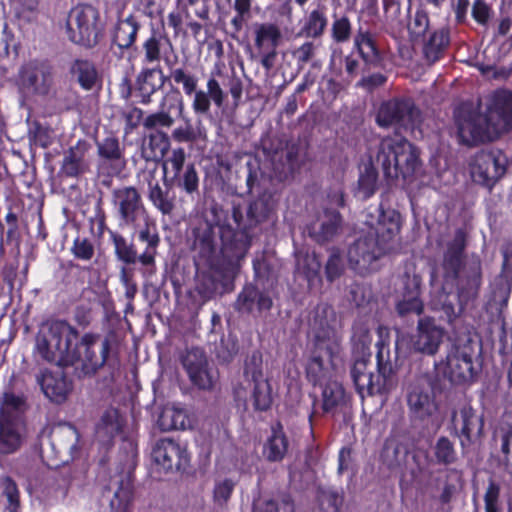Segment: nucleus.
Masks as SVG:
<instances>
[{"label":"nucleus","instance_id":"obj_1","mask_svg":"<svg viewBox=\"0 0 512 512\" xmlns=\"http://www.w3.org/2000/svg\"><path fill=\"white\" fill-rule=\"evenodd\" d=\"M376 215L368 212L365 225L366 233L361 234L348 249V261L360 274L379 268V260L395 246L401 229V215L394 209L375 210Z\"/></svg>","mask_w":512,"mask_h":512},{"label":"nucleus","instance_id":"obj_2","mask_svg":"<svg viewBox=\"0 0 512 512\" xmlns=\"http://www.w3.org/2000/svg\"><path fill=\"white\" fill-rule=\"evenodd\" d=\"M209 211L213 215V219L199 225L193 231L194 247L199 249L203 257L210 258L216 249L214 226H217L222 242L221 253L230 262L240 261L245 257L250 247L248 235L236 231L230 224L221 223L225 212L219 205H212Z\"/></svg>","mask_w":512,"mask_h":512},{"label":"nucleus","instance_id":"obj_3","mask_svg":"<svg viewBox=\"0 0 512 512\" xmlns=\"http://www.w3.org/2000/svg\"><path fill=\"white\" fill-rule=\"evenodd\" d=\"M375 163L381 167L388 183L398 180L411 181L419 169V153L405 138L385 137L381 140Z\"/></svg>","mask_w":512,"mask_h":512},{"label":"nucleus","instance_id":"obj_4","mask_svg":"<svg viewBox=\"0 0 512 512\" xmlns=\"http://www.w3.org/2000/svg\"><path fill=\"white\" fill-rule=\"evenodd\" d=\"M78 339V331L69 323L62 320L48 322L40 328L35 351L45 361L59 366H67L73 356V343Z\"/></svg>","mask_w":512,"mask_h":512},{"label":"nucleus","instance_id":"obj_5","mask_svg":"<svg viewBox=\"0 0 512 512\" xmlns=\"http://www.w3.org/2000/svg\"><path fill=\"white\" fill-rule=\"evenodd\" d=\"M341 351V336L327 326L315 335V348L306 365V376L313 385H323L335 371Z\"/></svg>","mask_w":512,"mask_h":512},{"label":"nucleus","instance_id":"obj_6","mask_svg":"<svg viewBox=\"0 0 512 512\" xmlns=\"http://www.w3.org/2000/svg\"><path fill=\"white\" fill-rule=\"evenodd\" d=\"M15 83L21 106H28L32 101L54 93L52 69L36 60L29 61L19 68Z\"/></svg>","mask_w":512,"mask_h":512},{"label":"nucleus","instance_id":"obj_7","mask_svg":"<svg viewBox=\"0 0 512 512\" xmlns=\"http://www.w3.org/2000/svg\"><path fill=\"white\" fill-rule=\"evenodd\" d=\"M369 358L357 359L351 367V378L361 398L388 392L393 386V368L391 363H383L378 354L377 374Z\"/></svg>","mask_w":512,"mask_h":512},{"label":"nucleus","instance_id":"obj_8","mask_svg":"<svg viewBox=\"0 0 512 512\" xmlns=\"http://www.w3.org/2000/svg\"><path fill=\"white\" fill-rule=\"evenodd\" d=\"M454 118L459 141L465 145L472 146L497 138L492 131L487 113L482 114L479 105L471 102L462 103L455 110Z\"/></svg>","mask_w":512,"mask_h":512},{"label":"nucleus","instance_id":"obj_9","mask_svg":"<svg viewBox=\"0 0 512 512\" xmlns=\"http://www.w3.org/2000/svg\"><path fill=\"white\" fill-rule=\"evenodd\" d=\"M110 348L108 338L85 334L79 345L72 348L73 361L67 366H73L79 377L92 376L105 364Z\"/></svg>","mask_w":512,"mask_h":512},{"label":"nucleus","instance_id":"obj_10","mask_svg":"<svg viewBox=\"0 0 512 512\" xmlns=\"http://www.w3.org/2000/svg\"><path fill=\"white\" fill-rule=\"evenodd\" d=\"M162 170L166 187H177L188 195L198 191V173L195 165L187 161L184 148L172 149L162 162Z\"/></svg>","mask_w":512,"mask_h":512},{"label":"nucleus","instance_id":"obj_11","mask_svg":"<svg viewBox=\"0 0 512 512\" xmlns=\"http://www.w3.org/2000/svg\"><path fill=\"white\" fill-rule=\"evenodd\" d=\"M104 29L100 12L92 5H79L71 12L67 23L69 39L84 47L95 46Z\"/></svg>","mask_w":512,"mask_h":512},{"label":"nucleus","instance_id":"obj_12","mask_svg":"<svg viewBox=\"0 0 512 512\" xmlns=\"http://www.w3.org/2000/svg\"><path fill=\"white\" fill-rule=\"evenodd\" d=\"M475 357V347L471 340L464 343H457L448 350L445 361L436 364V367L442 370L445 377L450 382L461 384L471 381L476 370L473 359Z\"/></svg>","mask_w":512,"mask_h":512},{"label":"nucleus","instance_id":"obj_13","mask_svg":"<svg viewBox=\"0 0 512 512\" xmlns=\"http://www.w3.org/2000/svg\"><path fill=\"white\" fill-rule=\"evenodd\" d=\"M435 384L434 377L429 374H421L409 382L406 402L413 418L424 420L437 412Z\"/></svg>","mask_w":512,"mask_h":512},{"label":"nucleus","instance_id":"obj_14","mask_svg":"<svg viewBox=\"0 0 512 512\" xmlns=\"http://www.w3.org/2000/svg\"><path fill=\"white\" fill-rule=\"evenodd\" d=\"M419 119L420 111L410 98H393L383 102L376 116L380 127L395 126L398 129H413Z\"/></svg>","mask_w":512,"mask_h":512},{"label":"nucleus","instance_id":"obj_15","mask_svg":"<svg viewBox=\"0 0 512 512\" xmlns=\"http://www.w3.org/2000/svg\"><path fill=\"white\" fill-rule=\"evenodd\" d=\"M112 204L121 227L137 225L149 216L140 192L133 186H122L112 191Z\"/></svg>","mask_w":512,"mask_h":512},{"label":"nucleus","instance_id":"obj_16","mask_svg":"<svg viewBox=\"0 0 512 512\" xmlns=\"http://www.w3.org/2000/svg\"><path fill=\"white\" fill-rule=\"evenodd\" d=\"M452 427L462 448L477 442L483 435L484 420L468 401L459 402L451 415Z\"/></svg>","mask_w":512,"mask_h":512},{"label":"nucleus","instance_id":"obj_17","mask_svg":"<svg viewBox=\"0 0 512 512\" xmlns=\"http://www.w3.org/2000/svg\"><path fill=\"white\" fill-rule=\"evenodd\" d=\"M127 228L133 229L138 241L145 244V249L139 254V263L143 266V277L150 278L156 273L155 258L161 242L156 221L149 215L137 225Z\"/></svg>","mask_w":512,"mask_h":512},{"label":"nucleus","instance_id":"obj_18","mask_svg":"<svg viewBox=\"0 0 512 512\" xmlns=\"http://www.w3.org/2000/svg\"><path fill=\"white\" fill-rule=\"evenodd\" d=\"M244 383L252 389L254 408L260 411L268 410L273 401L272 389L263 374L262 357L258 352L253 353L245 363Z\"/></svg>","mask_w":512,"mask_h":512},{"label":"nucleus","instance_id":"obj_19","mask_svg":"<svg viewBox=\"0 0 512 512\" xmlns=\"http://www.w3.org/2000/svg\"><path fill=\"white\" fill-rule=\"evenodd\" d=\"M400 299L397 301L396 310L400 316L408 314L420 315L423 312L421 294V277L412 265L405 267L400 276Z\"/></svg>","mask_w":512,"mask_h":512},{"label":"nucleus","instance_id":"obj_20","mask_svg":"<svg viewBox=\"0 0 512 512\" xmlns=\"http://www.w3.org/2000/svg\"><path fill=\"white\" fill-rule=\"evenodd\" d=\"M275 204L276 201L273 194L269 191H264L249 204L245 217L243 210L239 206H233L232 218L236 228L239 229L238 232H244L247 235L246 230L267 220L273 212Z\"/></svg>","mask_w":512,"mask_h":512},{"label":"nucleus","instance_id":"obj_21","mask_svg":"<svg viewBox=\"0 0 512 512\" xmlns=\"http://www.w3.org/2000/svg\"><path fill=\"white\" fill-rule=\"evenodd\" d=\"M152 457L166 472L186 469L190 462L186 446L170 438H162L156 442Z\"/></svg>","mask_w":512,"mask_h":512},{"label":"nucleus","instance_id":"obj_22","mask_svg":"<svg viewBox=\"0 0 512 512\" xmlns=\"http://www.w3.org/2000/svg\"><path fill=\"white\" fill-rule=\"evenodd\" d=\"M191 382L200 389H211L217 381V371L208 364L204 351L200 348H191L182 357Z\"/></svg>","mask_w":512,"mask_h":512},{"label":"nucleus","instance_id":"obj_23","mask_svg":"<svg viewBox=\"0 0 512 512\" xmlns=\"http://www.w3.org/2000/svg\"><path fill=\"white\" fill-rule=\"evenodd\" d=\"M486 113L496 137L512 130V92L504 89L495 91Z\"/></svg>","mask_w":512,"mask_h":512},{"label":"nucleus","instance_id":"obj_24","mask_svg":"<svg viewBox=\"0 0 512 512\" xmlns=\"http://www.w3.org/2000/svg\"><path fill=\"white\" fill-rule=\"evenodd\" d=\"M353 49L369 69L384 67L385 52L381 49L376 34L368 27L359 25L353 38Z\"/></svg>","mask_w":512,"mask_h":512},{"label":"nucleus","instance_id":"obj_25","mask_svg":"<svg viewBox=\"0 0 512 512\" xmlns=\"http://www.w3.org/2000/svg\"><path fill=\"white\" fill-rule=\"evenodd\" d=\"M505 166L491 152H479L471 163V177L474 182L491 188L505 173Z\"/></svg>","mask_w":512,"mask_h":512},{"label":"nucleus","instance_id":"obj_26","mask_svg":"<svg viewBox=\"0 0 512 512\" xmlns=\"http://www.w3.org/2000/svg\"><path fill=\"white\" fill-rule=\"evenodd\" d=\"M457 280V295L461 307L478 296L482 280L481 261L478 257L466 261Z\"/></svg>","mask_w":512,"mask_h":512},{"label":"nucleus","instance_id":"obj_27","mask_svg":"<svg viewBox=\"0 0 512 512\" xmlns=\"http://www.w3.org/2000/svg\"><path fill=\"white\" fill-rule=\"evenodd\" d=\"M466 248V233L457 229L453 237L446 241L441 267L445 279H455L466 262H463Z\"/></svg>","mask_w":512,"mask_h":512},{"label":"nucleus","instance_id":"obj_28","mask_svg":"<svg viewBox=\"0 0 512 512\" xmlns=\"http://www.w3.org/2000/svg\"><path fill=\"white\" fill-rule=\"evenodd\" d=\"M443 337V328L436 325L432 318L423 317L418 320L412 347L416 352L432 356L438 352Z\"/></svg>","mask_w":512,"mask_h":512},{"label":"nucleus","instance_id":"obj_29","mask_svg":"<svg viewBox=\"0 0 512 512\" xmlns=\"http://www.w3.org/2000/svg\"><path fill=\"white\" fill-rule=\"evenodd\" d=\"M97 153L100 158L99 169L106 171L108 175H118L126 165L124 147L118 138L108 136L96 143Z\"/></svg>","mask_w":512,"mask_h":512},{"label":"nucleus","instance_id":"obj_30","mask_svg":"<svg viewBox=\"0 0 512 512\" xmlns=\"http://www.w3.org/2000/svg\"><path fill=\"white\" fill-rule=\"evenodd\" d=\"M342 226V217L334 209L325 208L317 218L307 226L308 235L318 243L333 239Z\"/></svg>","mask_w":512,"mask_h":512},{"label":"nucleus","instance_id":"obj_31","mask_svg":"<svg viewBox=\"0 0 512 512\" xmlns=\"http://www.w3.org/2000/svg\"><path fill=\"white\" fill-rule=\"evenodd\" d=\"M273 305L270 295L259 290L252 284H247L238 294L234 308L241 314H254L268 311Z\"/></svg>","mask_w":512,"mask_h":512},{"label":"nucleus","instance_id":"obj_32","mask_svg":"<svg viewBox=\"0 0 512 512\" xmlns=\"http://www.w3.org/2000/svg\"><path fill=\"white\" fill-rule=\"evenodd\" d=\"M26 439V430L20 418L0 417V454L18 451Z\"/></svg>","mask_w":512,"mask_h":512},{"label":"nucleus","instance_id":"obj_33","mask_svg":"<svg viewBox=\"0 0 512 512\" xmlns=\"http://www.w3.org/2000/svg\"><path fill=\"white\" fill-rule=\"evenodd\" d=\"M173 109L177 110L179 114H181L184 109L183 99L177 90L172 93H166L163 96L159 105V111L148 115L143 121V126L146 129L171 127L174 124V119L170 115Z\"/></svg>","mask_w":512,"mask_h":512},{"label":"nucleus","instance_id":"obj_34","mask_svg":"<svg viewBox=\"0 0 512 512\" xmlns=\"http://www.w3.org/2000/svg\"><path fill=\"white\" fill-rule=\"evenodd\" d=\"M90 145L86 141H78L63 156L60 172L65 177L77 178L89 171L88 159Z\"/></svg>","mask_w":512,"mask_h":512},{"label":"nucleus","instance_id":"obj_35","mask_svg":"<svg viewBox=\"0 0 512 512\" xmlns=\"http://www.w3.org/2000/svg\"><path fill=\"white\" fill-rule=\"evenodd\" d=\"M36 379L44 395L57 404L63 403L72 390L71 382L62 372L52 373L45 370Z\"/></svg>","mask_w":512,"mask_h":512},{"label":"nucleus","instance_id":"obj_36","mask_svg":"<svg viewBox=\"0 0 512 512\" xmlns=\"http://www.w3.org/2000/svg\"><path fill=\"white\" fill-rule=\"evenodd\" d=\"M161 67L143 68L136 77V90L139 96V102L148 105L152 102V95L160 90L166 80Z\"/></svg>","mask_w":512,"mask_h":512},{"label":"nucleus","instance_id":"obj_37","mask_svg":"<svg viewBox=\"0 0 512 512\" xmlns=\"http://www.w3.org/2000/svg\"><path fill=\"white\" fill-rule=\"evenodd\" d=\"M206 88V91L196 88L192 94V109L196 115H209L211 102L219 108L224 104L225 93L215 77H209Z\"/></svg>","mask_w":512,"mask_h":512},{"label":"nucleus","instance_id":"obj_38","mask_svg":"<svg viewBox=\"0 0 512 512\" xmlns=\"http://www.w3.org/2000/svg\"><path fill=\"white\" fill-rule=\"evenodd\" d=\"M223 286V273L214 266L199 270L195 278V290L204 301L213 299Z\"/></svg>","mask_w":512,"mask_h":512},{"label":"nucleus","instance_id":"obj_39","mask_svg":"<svg viewBox=\"0 0 512 512\" xmlns=\"http://www.w3.org/2000/svg\"><path fill=\"white\" fill-rule=\"evenodd\" d=\"M289 441L284 432L283 425L276 422L271 426V434L263 446V456L270 462H279L288 452Z\"/></svg>","mask_w":512,"mask_h":512},{"label":"nucleus","instance_id":"obj_40","mask_svg":"<svg viewBox=\"0 0 512 512\" xmlns=\"http://www.w3.org/2000/svg\"><path fill=\"white\" fill-rule=\"evenodd\" d=\"M171 142L169 136L162 131H155L143 140L141 156L146 161L164 160L170 150Z\"/></svg>","mask_w":512,"mask_h":512},{"label":"nucleus","instance_id":"obj_41","mask_svg":"<svg viewBox=\"0 0 512 512\" xmlns=\"http://www.w3.org/2000/svg\"><path fill=\"white\" fill-rule=\"evenodd\" d=\"M143 177L148 183V199L150 202L163 215H170L175 208L174 200L168 196V192L164 191L155 179V171H145Z\"/></svg>","mask_w":512,"mask_h":512},{"label":"nucleus","instance_id":"obj_42","mask_svg":"<svg viewBox=\"0 0 512 512\" xmlns=\"http://www.w3.org/2000/svg\"><path fill=\"white\" fill-rule=\"evenodd\" d=\"M123 427V420L118 410L109 408L102 414L96 427V436L103 444H109L118 436Z\"/></svg>","mask_w":512,"mask_h":512},{"label":"nucleus","instance_id":"obj_43","mask_svg":"<svg viewBox=\"0 0 512 512\" xmlns=\"http://www.w3.org/2000/svg\"><path fill=\"white\" fill-rule=\"evenodd\" d=\"M282 33L278 25L271 22L254 25V45L257 50H277Z\"/></svg>","mask_w":512,"mask_h":512},{"label":"nucleus","instance_id":"obj_44","mask_svg":"<svg viewBox=\"0 0 512 512\" xmlns=\"http://www.w3.org/2000/svg\"><path fill=\"white\" fill-rule=\"evenodd\" d=\"M348 402L345 389L337 381L325 383L322 391V409L325 413L336 414L342 410Z\"/></svg>","mask_w":512,"mask_h":512},{"label":"nucleus","instance_id":"obj_45","mask_svg":"<svg viewBox=\"0 0 512 512\" xmlns=\"http://www.w3.org/2000/svg\"><path fill=\"white\" fill-rule=\"evenodd\" d=\"M140 23L136 17L130 15L125 19H120L116 25L113 41L120 49H128L136 41Z\"/></svg>","mask_w":512,"mask_h":512},{"label":"nucleus","instance_id":"obj_46","mask_svg":"<svg viewBox=\"0 0 512 512\" xmlns=\"http://www.w3.org/2000/svg\"><path fill=\"white\" fill-rule=\"evenodd\" d=\"M408 449L395 438L387 439L382 448L381 462L389 469H397L406 463Z\"/></svg>","mask_w":512,"mask_h":512},{"label":"nucleus","instance_id":"obj_47","mask_svg":"<svg viewBox=\"0 0 512 512\" xmlns=\"http://www.w3.org/2000/svg\"><path fill=\"white\" fill-rule=\"evenodd\" d=\"M450 42L449 29L442 27L432 33L424 44L423 53L430 64L438 61Z\"/></svg>","mask_w":512,"mask_h":512},{"label":"nucleus","instance_id":"obj_48","mask_svg":"<svg viewBox=\"0 0 512 512\" xmlns=\"http://www.w3.org/2000/svg\"><path fill=\"white\" fill-rule=\"evenodd\" d=\"M166 66L170 69L169 78L176 84H181L185 95L191 96L198 86V79L193 74L187 72L183 68H174L178 62V56L174 55L173 58L169 56L164 57Z\"/></svg>","mask_w":512,"mask_h":512},{"label":"nucleus","instance_id":"obj_49","mask_svg":"<svg viewBox=\"0 0 512 512\" xmlns=\"http://www.w3.org/2000/svg\"><path fill=\"white\" fill-rule=\"evenodd\" d=\"M163 41H166L170 48L173 49L169 39L163 37L159 32L153 30L151 35L145 39L142 44L143 63L153 64L160 62L162 58L161 50Z\"/></svg>","mask_w":512,"mask_h":512},{"label":"nucleus","instance_id":"obj_50","mask_svg":"<svg viewBox=\"0 0 512 512\" xmlns=\"http://www.w3.org/2000/svg\"><path fill=\"white\" fill-rule=\"evenodd\" d=\"M110 238L114 246L116 258L126 265L139 262V254L137 253L133 243L126 240L124 236L117 232H110Z\"/></svg>","mask_w":512,"mask_h":512},{"label":"nucleus","instance_id":"obj_51","mask_svg":"<svg viewBox=\"0 0 512 512\" xmlns=\"http://www.w3.org/2000/svg\"><path fill=\"white\" fill-rule=\"evenodd\" d=\"M71 73L85 90H91L98 81L94 64L87 60H76L71 67Z\"/></svg>","mask_w":512,"mask_h":512},{"label":"nucleus","instance_id":"obj_52","mask_svg":"<svg viewBox=\"0 0 512 512\" xmlns=\"http://www.w3.org/2000/svg\"><path fill=\"white\" fill-rule=\"evenodd\" d=\"M378 172L373 162L363 165L358 179V192L364 199L370 198L377 190Z\"/></svg>","mask_w":512,"mask_h":512},{"label":"nucleus","instance_id":"obj_53","mask_svg":"<svg viewBox=\"0 0 512 512\" xmlns=\"http://www.w3.org/2000/svg\"><path fill=\"white\" fill-rule=\"evenodd\" d=\"M236 482L229 478L217 479L212 490V502L215 509L224 510L230 501Z\"/></svg>","mask_w":512,"mask_h":512},{"label":"nucleus","instance_id":"obj_54","mask_svg":"<svg viewBox=\"0 0 512 512\" xmlns=\"http://www.w3.org/2000/svg\"><path fill=\"white\" fill-rule=\"evenodd\" d=\"M172 138L179 143L205 140L206 129L201 120H197L196 126L193 127L190 119L186 118L184 127H177L172 131Z\"/></svg>","mask_w":512,"mask_h":512},{"label":"nucleus","instance_id":"obj_55","mask_svg":"<svg viewBox=\"0 0 512 512\" xmlns=\"http://www.w3.org/2000/svg\"><path fill=\"white\" fill-rule=\"evenodd\" d=\"M401 7L395 0H384V25L386 31L396 36L403 29V22L400 19Z\"/></svg>","mask_w":512,"mask_h":512},{"label":"nucleus","instance_id":"obj_56","mask_svg":"<svg viewBox=\"0 0 512 512\" xmlns=\"http://www.w3.org/2000/svg\"><path fill=\"white\" fill-rule=\"evenodd\" d=\"M433 453L437 464L451 465L457 461L454 443L446 436L437 439L433 447Z\"/></svg>","mask_w":512,"mask_h":512},{"label":"nucleus","instance_id":"obj_57","mask_svg":"<svg viewBox=\"0 0 512 512\" xmlns=\"http://www.w3.org/2000/svg\"><path fill=\"white\" fill-rule=\"evenodd\" d=\"M186 416L182 410L165 408L158 417L157 425L161 431L185 428Z\"/></svg>","mask_w":512,"mask_h":512},{"label":"nucleus","instance_id":"obj_58","mask_svg":"<svg viewBox=\"0 0 512 512\" xmlns=\"http://www.w3.org/2000/svg\"><path fill=\"white\" fill-rule=\"evenodd\" d=\"M327 26V18L324 12L312 10L302 28L303 33L308 37H320Z\"/></svg>","mask_w":512,"mask_h":512},{"label":"nucleus","instance_id":"obj_59","mask_svg":"<svg viewBox=\"0 0 512 512\" xmlns=\"http://www.w3.org/2000/svg\"><path fill=\"white\" fill-rule=\"evenodd\" d=\"M430 27L428 13L423 9H417L411 16L407 25L410 37L414 40L422 38Z\"/></svg>","mask_w":512,"mask_h":512},{"label":"nucleus","instance_id":"obj_60","mask_svg":"<svg viewBox=\"0 0 512 512\" xmlns=\"http://www.w3.org/2000/svg\"><path fill=\"white\" fill-rule=\"evenodd\" d=\"M132 499V491L129 486L120 485L109 498V506L112 512H127Z\"/></svg>","mask_w":512,"mask_h":512},{"label":"nucleus","instance_id":"obj_61","mask_svg":"<svg viewBox=\"0 0 512 512\" xmlns=\"http://www.w3.org/2000/svg\"><path fill=\"white\" fill-rule=\"evenodd\" d=\"M352 33V25L347 16L335 18L331 27V37L336 43L349 41Z\"/></svg>","mask_w":512,"mask_h":512},{"label":"nucleus","instance_id":"obj_62","mask_svg":"<svg viewBox=\"0 0 512 512\" xmlns=\"http://www.w3.org/2000/svg\"><path fill=\"white\" fill-rule=\"evenodd\" d=\"M71 252L76 259L90 261L95 254L93 241L86 237H77L73 241Z\"/></svg>","mask_w":512,"mask_h":512},{"label":"nucleus","instance_id":"obj_63","mask_svg":"<svg viewBox=\"0 0 512 512\" xmlns=\"http://www.w3.org/2000/svg\"><path fill=\"white\" fill-rule=\"evenodd\" d=\"M298 268L302 270L307 280L312 282L319 275L321 261L314 252L306 253L302 261L298 260Z\"/></svg>","mask_w":512,"mask_h":512},{"label":"nucleus","instance_id":"obj_64","mask_svg":"<svg viewBox=\"0 0 512 512\" xmlns=\"http://www.w3.org/2000/svg\"><path fill=\"white\" fill-rule=\"evenodd\" d=\"M318 499L320 506L326 512H338L343 501L340 493L333 489H321Z\"/></svg>","mask_w":512,"mask_h":512}]
</instances>
